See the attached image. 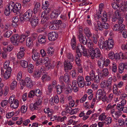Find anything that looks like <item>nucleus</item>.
I'll use <instances>...</instances> for the list:
<instances>
[{"instance_id":"obj_1","label":"nucleus","mask_w":127,"mask_h":127,"mask_svg":"<svg viewBox=\"0 0 127 127\" xmlns=\"http://www.w3.org/2000/svg\"><path fill=\"white\" fill-rule=\"evenodd\" d=\"M88 48V50L86 48L80 54H78V56L81 57L82 55L83 56L88 57L89 54L93 59L95 58H98L101 56V52L99 49L98 48H94V44L92 42L89 41L87 44Z\"/></svg>"},{"instance_id":"obj_2","label":"nucleus","mask_w":127,"mask_h":127,"mask_svg":"<svg viewBox=\"0 0 127 127\" xmlns=\"http://www.w3.org/2000/svg\"><path fill=\"white\" fill-rule=\"evenodd\" d=\"M114 45L113 39H108L104 41L102 39L99 40L98 42V45L101 49H105L107 50L112 49Z\"/></svg>"},{"instance_id":"obj_3","label":"nucleus","mask_w":127,"mask_h":127,"mask_svg":"<svg viewBox=\"0 0 127 127\" xmlns=\"http://www.w3.org/2000/svg\"><path fill=\"white\" fill-rule=\"evenodd\" d=\"M50 11L49 8L43 11L41 15V23L42 24H44L49 19V13Z\"/></svg>"},{"instance_id":"obj_4","label":"nucleus","mask_w":127,"mask_h":127,"mask_svg":"<svg viewBox=\"0 0 127 127\" xmlns=\"http://www.w3.org/2000/svg\"><path fill=\"white\" fill-rule=\"evenodd\" d=\"M51 24L49 26V28L52 30H56L60 29V25L62 23L61 20H55L52 21Z\"/></svg>"},{"instance_id":"obj_5","label":"nucleus","mask_w":127,"mask_h":127,"mask_svg":"<svg viewBox=\"0 0 127 127\" xmlns=\"http://www.w3.org/2000/svg\"><path fill=\"white\" fill-rule=\"evenodd\" d=\"M11 71V68L10 67H8L4 72L3 69H2L1 72V76L2 75V76L5 79H7L10 77Z\"/></svg>"},{"instance_id":"obj_6","label":"nucleus","mask_w":127,"mask_h":127,"mask_svg":"<svg viewBox=\"0 0 127 127\" xmlns=\"http://www.w3.org/2000/svg\"><path fill=\"white\" fill-rule=\"evenodd\" d=\"M21 84L24 86H26L29 88H31L33 85L31 79L28 77L26 78L24 80H22Z\"/></svg>"},{"instance_id":"obj_7","label":"nucleus","mask_w":127,"mask_h":127,"mask_svg":"<svg viewBox=\"0 0 127 127\" xmlns=\"http://www.w3.org/2000/svg\"><path fill=\"white\" fill-rule=\"evenodd\" d=\"M32 14V10L29 9L25 13L23 16L22 17H21L20 19L21 20L22 19L24 21H29L31 17Z\"/></svg>"},{"instance_id":"obj_8","label":"nucleus","mask_w":127,"mask_h":127,"mask_svg":"<svg viewBox=\"0 0 127 127\" xmlns=\"http://www.w3.org/2000/svg\"><path fill=\"white\" fill-rule=\"evenodd\" d=\"M110 114L116 120H117L122 114V113H121L118 110H115V109L111 110L110 111Z\"/></svg>"},{"instance_id":"obj_9","label":"nucleus","mask_w":127,"mask_h":127,"mask_svg":"<svg viewBox=\"0 0 127 127\" xmlns=\"http://www.w3.org/2000/svg\"><path fill=\"white\" fill-rule=\"evenodd\" d=\"M58 36V34L54 32H51L48 34V39L51 41H54L56 40Z\"/></svg>"},{"instance_id":"obj_10","label":"nucleus","mask_w":127,"mask_h":127,"mask_svg":"<svg viewBox=\"0 0 127 127\" xmlns=\"http://www.w3.org/2000/svg\"><path fill=\"white\" fill-rule=\"evenodd\" d=\"M112 27V29L114 31H118L120 32L122 29H125V26L123 24L120 25L117 24L114 25Z\"/></svg>"},{"instance_id":"obj_11","label":"nucleus","mask_w":127,"mask_h":127,"mask_svg":"<svg viewBox=\"0 0 127 127\" xmlns=\"http://www.w3.org/2000/svg\"><path fill=\"white\" fill-rule=\"evenodd\" d=\"M19 36L18 34H15L13 35L10 38L11 42L14 45H18L19 44Z\"/></svg>"},{"instance_id":"obj_12","label":"nucleus","mask_w":127,"mask_h":127,"mask_svg":"<svg viewBox=\"0 0 127 127\" xmlns=\"http://www.w3.org/2000/svg\"><path fill=\"white\" fill-rule=\"evenodd\" d=\"M64 67L65 71L67 72L71 69L72 65L70 62L65 61L64 62Z\"/></svg>"},{"instance_id":"obj_13","label":"nucleus","mask_w":127,"mask_h":127,"mask_svg":"<svg viewBox=\"0 0 127 127\" xmlns=\"http://www.w3.org/2000/svg\"><path fill=\"white\" fill-rule=\"evenodd\" d=\"M61 13L60 11L59 10H56L53 11L50 15V17L51 19H56Z\"/></svg>"},{"instance_id":"obj_14","label":"nucleus","mask_w":127,"mask_h":127,"mask_svg":"<svg viewBox=\"0 0 127 127\" xmlns=\"http://www.w3.org/2000/svg\"><path fill=\"white\" fill-rule=\"evenodd\" d=\"M38 18L36 17L33 16L30 21L31 25L32 27L34 28L38 24Z\"/></svg>"},{"instance_id":"obj_15","label":"nucleus","mask_w":127,"mask_h":127,"mask_svg":"<svg viewBox=\"0 0 127 127\" xmlns=\"http://www.w3.org/2000/svg\"><path fill=\"white\" fill-rule=\"evenodd\" d=\"M106 94V92L104 91L101 90H98L96 95V99L97 100H100L101 97Z\"/></svg>"},{"instance_id":"obj_16","label":"nucleus","mask_w":127,"mask_h":127,"mask_svg":"<svg viewBox=\"0 0 127 127\" xmlns=\"http://www.w3.org/2000/svg\"><path fill=\"white\" fill-rule=\"evenodd\" d=\"M78 38L79 41L81 44L84 45H86L87 44L88 42H87V40L85 36H84L82 33H80L78 35Z\"/></svg>"},{"instance_id":"obj_17","label":"nucleus","mask_w":127,"mask_h":127,"mask_svg":"<svg viewBox=\"0 0 127 127\" xmlns=\"http://www.w3.org/2000/svg\"><path fill=\"white\" fill-rule=\"evenodd\" d=\"M21 5L20 3H14L13 12L17 14L19 13V10L21 9Z\"/></svg>"},{"instance_id":"obj_18","label":"nucleus","mask_w":127,"mask_h":127,"mask_svg":"<svg viewBox=\"0 0 127 127\" xmlns=\"http://www.w3.org/2000/svg\"><path fill=\"white\" fill-rule=\"evenodd\" d=\"M76 52L78 55V54L80 53L86 48L82 44H77V46L75 47Z\"/></svg>"},{"instance_id":"obj_19","label":"nucleus","mask_w":127,"mask_h":127,"mask_svg":"<svg viewBox=\"0 0 127 127\" xmlns=\"http://www.w3.org/2000/svg\"><path fill=\"white\" fill-rule=\"evenodd\" d=\"M89 74V76L87 75L86 76V77L91 81H93L95 76V71L93 70H91Z\"/></svg>"},{"instance_id":"obj_20","label":"nucleus","mask_w":127,"mask_h":127,"mask_svg":"<svg viewBox=\"0 0 127 127\" xmlns=\"http://www.w3.org/2000/svg\"><path fill=\"white\" fill-rule=\"evenodd\" d=\"M102 75L101 73H99L98 74V75H95L94 81L95 83H98L100 82V81L102 80Z\"/></svg>"},{"instance_id":"obj_21","label":"nucleus","mask_w":127,"mask_h":127,"mask_svg":"<svg viewBox=\"0 0 127 127\" xmlns=\"http://www.w3.org/2000/svg\"><path fill=\"white\" fill-rule=\"evenodd\" d=\"M120 15V13L119 11V10L116 11L111 19V21L112 22H115L116 21H117V19L118 18L119 16Z\"/></svg>"},{"instance_id":"obj_22","label":"nucleus","mask_w":127,"mask_h":127,"mask_svg":"<svg viewBox=\"0 0 127 127\" xmlns=\"http://www.w3.org/2000/svg\"><path fill=\"white\" fill-rule=\"evenodd\" d=\"M83 31L84 33L88 38L92 36V34L89 28L88 27H86L84 29Z\"/></svg>"},{"instance_id":"obj_23","label":"nucleus","mask_w":127,"mask_h":127,"mask_svg":"<svg viewBox=\"0 0 127 127\" xmlns=\"http://www.w3.org/2000/svg\"><path fill=\"white\" fill-rule=\"evenodd\" d=\"M96 58H100L98 62V67L100 69H102L103 67V62L104 59L102 57L101 54V56L99 57Z\"/></svg>"},{"instance_id":"obj_24","label":"nucleus","mask_w":127,"mask_h":127,"mask_svg":"<svg viewBox=\"0 0 127 127\" xmlns=\"http://www.w3.org/2000/svg\"><path fill=\"white\" fill-rule=\"evenodd\" d=\"M46 41V37L45 36L42 35H39L38 37V41L39 43L43 44Z\"/></svg>"},{"instance_id":"obj_25","label":"nucleus","mask_w":127,"mask_h":127,"mask_svg":"<svg viewBox=\"0 0 127 127\" xmlns=\"http://www.w3.org/2000/svg\"><path fill=\"white\" fill-rule=\"evenodd\" d=\"M18 101L17 99H16L14 101L10 104V107L12 109H15L18 108Z\"/></svg>"},{"instance_id":"obj_26","label":"nucleus","mask_w":127,"mask_h":127,"mask_svg":"<svg viewBox=\"0 0 127 127\" xmlns=\"http://www.w3.org/2000/svg\"><path fill=\"white\" fill-rule=\"evenodd\" d=\"M41 71L40 69H37L34 72L33 77L36 78H39L41 77Z\"/></svg>"},{"instance_id":"obj_27","label":"nucleus","mask_w":127,"mask_h":127,"mask_svg":"<svg viewBox=\"0 0 127 127\" xmlns=\"http://www.w3.org/2000/svg\"><path fill=\"white\" fill-rule=\"evenodd\" d=\"M33 41L30 37H28L26 39V44L29 47H31L33 45Z\"/></svg>"},{"instance_id":"obj_28","label":"nucleus","mask_w":127,"mask_h":127,"mask_svg":"<svg viewBox=\"0 0 127 127\" xmlns=\"http://www.w3.org/2000/svg\"><path fill=\"white\" fill-rule=\"evenodd\" d=\"M64 81L67 83H69L70 82L69 75L67 73H66L64 74Z\"/></svg>"},{"instance_id":"obj_29","label":"nucleus","mask_w":127,"mask_h":127,"mask_svg":"<svg viewBox=\"0 0 127 127\" xmlns=\"http://www.w3.org/2000/svg\"><path fill=\"white\" fill-rule=\"evenodd\" d=\"M40 7V4L38 2H36L34 8L33 12L34 14L36 13L39 10Z\"/></svg>"},{"instance_id":"obj_30","label":"nucleus","mask_w":127,"mask_h":127,"mask_svg":"<svg viewBox=\"0 0 127 127\" xmlns=\"http://www.w3.org/2000/svg\"><path fill=\"white\" fill-rule=\"evenodd\" d=\"M66 57L68 60L67 61L69 62H72L74 60V58L73 54L71 53L67 54Z\"/></svg>"},{"instance_id":"obj_31","label":"nucleus","mask_w":127,"mask_h":127,"mask_svg":"<svg viewBox=\"0 0 127 127\" xmlns=\"http://www.w3.org/2000/svg\"><path fill=\"white\" fill-rule=\"evenodd\" d=\"M126 108L125 107H124L120 104H118L117 106V109L118 111H119L121 113H122V111H123L124 112V111L125 110H125Z\"/></svg>"},{"instance_id":"obj_32","label":"nucleus","mask_w":127,"mask_h":127,"mask_svg":"<svg viewBox=\"0 0 127 127\" xmlns=\"http://www.w3.org/2000/svg\"><path fill=\"white\" fill-rule=\"evenodd\" d=\"M54 50L52 47H49L47 50L46 54H47L50 56H52L53 54Z\"/></svg>"},{"instance_id":"obj_33","label":"nucleus","mask_w":127,"mask_h":127,"mask_svg":"<svg viewBox=\"0 0 127 127\" xmlns=\"http://www.w3.org/2000/svg\"><path fill=\"white\" fill-rule=\"evenodd\" d=\"M14 2L13 1L10 2L7 5V8L8 10H11V12L13 11Z\"/></svg>"},{"instance_id":"obj_34","label":"nucleus","mask_w":127,"mask_h":127,"mask_svg":"<svg viewBox=\"0 0 127 127\" xmlns=\"http://www.w3.org/2000/svg\"><path fill=\"white\" fill-rule=\"evenodd\" d=\"M33 92L35 96L37 97L38 98L41 97V92L39 89H37L33 90Z\"/></svg>"},{"instance_id":"obj_35","label":"nucleus","mask_w":127,"mask_h":127,"mask_svg":"<svg viewBox=\"0 0 127 127\" xmlns=\"http://www.w3.org/2000/svg\"><path fill=\"white\" fill-rule=\"evenodd\" d=\"M71 44L72 46V47L73 49H74L75 48V47H76V41L75 38L73 37L71 39Z\"/></svg>"},{"instance_id":"obj_36","label":"nucleus","mask_w":127,"mask_h":127,"mask_svg":"<svg viewBox=\"0 0 127 127\" xmlns=\"http://www.w3.org/2000/svg\"><path fill=\"white\" fill-rule=\"evenodd\" d=\"M21 65L22 67L24 68H27L28 66V63L26 61L22 60L20 61Z\"/></svg>"},{"instance_id":"obj_37","label":"nucleus","mask_w":127,"mask_h":127,"mask_svg":"<svg viewBox=\"0 0 127 127\" xmlns=\"http://www.w3.org/2000/svg\"><path fill=\"white\" fill-rule=\"evenodd\" d=\"M43 61L42 60V59L39 58L35 61V64L36 66L41 65L43 64Z\"/></svg>"},{"instance_id":"obj_38","label":"nucleus","mask_w":127,"mask_h":127,"mask_svg":"<svg viewBox=\"0 0 127 127\" xmlns=\"http://www.w3.org/2000/svg\"><path fill=\"white\" fill-rule=\"evenodd\" d=\"M17 87V82L15 81H14L11 84L10 89L11 90H14Z\"/></svg>"},{"instance_id":"obj_39","label":"nucleus","mask_w":127,"mask_h":127,"mask_svg":"<svg viewBox=\"0 0 127 127\" xmlns=\"http://www.w3.org/2000/svg\"><path fill=\"white\" fill-rule=\"evenodd\" d=\"M32 57L33 60L35 61L40 58L39 54L37 52L34 53L33 54Z\"/></svg>"},{"instance_id":"obj_40","label":"nucleus","mask_w":127,"mask_h":127,"mask_svg":"<svg viewBox=\"0 0 127 127\" xmlns=\"http://www.w3.org/2000/svg\"><path fill=\"white\" fill-rule=\"evenodd\" d=\"M102 78H103V76L106 77L109 74V72L108 69L106 68H104L102 71Z\"/></svg>"},{"instance_id":"obj_41","label":"nucleus","mask_w":127,"mask_h":127,"mask_svg":"<svg viewBox=\"0 0 127 127\" xmlns=\"http://www.w3.org/2000/svg\"><path fill=\"white\" fill-rule=\"evenodd\" d=\"M38 105L34 103L33 104H31L30 105V107L31 110L33 111L35 110H37L38 108Z\"/></svg>"},{"instance_id":"obj_42","label":"nucleus","mask_w":127,"mask_h":127,"mask_svg":"<svg viewBox=\"0 0 127 127\" xmlns=\"http://www.w3.org/2000/svg\"><path fill=\"white\" fill-rule=\"evenodd\" d=\"M124 68L123 63H120L119 65L118 68V71L119 73H122L123 72Z\"/></svg>"},{"instance_id":"obj_43","label":"nucleus","mask_w":127,"mask_h":127,"mask_svg":"<svg viewBox=\"0 0 127 127\" xmlns=\"http://www.w3.org/2000/svg\"><path fill=\"white\" fill-rule=\"evenodd\" d=\"M51 102L53 103L54 102L56 103H57L59 102V98L57 95L53 96Z\"/></svg>"},{"instance_id":"obj_44","label":"nucleus","mask_w":127,"mask_h":127,"mask_svg":"<svg viewBox=\"0 0 127 127\" xmlns=\"http://www.w3.org/2000/svg\"><path fill=\"white\" fill-rule=\"evenodd\" d=\"M12 33V31L8 30L3 34V36L5 37H9L11 36Z\"/></svg>"},{"instance_id":"obj_45","label":"nucleus","mask_w":127,"mask_h":127,"mask_svg":"<svg viewBox=\"0 0 127 127\" xmlns=\"http://www.w3.org/2000/svg\"><path fill=\"white\" fill-rule=\"evenodd\" d=\"M26 36L25 35H22L19 36L18 39L19 43V42L22 43L25 40Z\"/></svg>"},{"instance_id":"obj_46","label":"nucleus","mask_w":127,"mask_h":127,"mask_svg":"<svg viewBox=\"0 0 127 127\" xmlns=\"http://www.w3.org/2000/svg\"><path fill=\"white\" fill-rule=\"evenodd\" d=\"M49 6V2L47 1H46L44 3H43L42 6V7L43 9H48V7Z\"/></svg>"},{"instance_id":"obj_47","label":"nucleus","mask_w":127,"mask_h":127,"mask_svg":"<svg viewBox=\"0 0 127 127\" xmlns=\"http://www.w3.org/2000/svg\"><path fill=\"white\" fill-rule=\"evenodd\" d=\"M98 37L96 35H94L92 37V40L93 43L96 44L98 41Z\"/></svg>"},{"instance_id":"obj_48","label":"nucleus","mask_w":127,"mask_h":127,"mask_svg":"<svg viewBox=\"0 0 127 127\" xmlns=\"http://www.w3.org/2000/svg\"><path fill=\"white\" fill-rule=\"evenodd\" d=\"M92 111L91 110H89L86 113V115H85L83 117V119L85 121L88 119L89 117V115L91 114L92 113Z\"/></svg>"},{"instance_id":"obj_49","label":"nucleus","mask_w":127,"mask_h":127,"mask_svg":"<svg viewBox=\"0 0 127 127\" xmlns=\"http://www.w3.org/2000/svg\"><path fill=\"white\" fill-rule=\"evenodd\" d=\"M102 26L103 28L105 29H107L109 27V24L106 23L107 21H102Z\"/></svg>"},{"instance_id":"obj_50","label":"nucleus","mask_w":127,"mask_h":127,"mask_svg":"<svg viewBox=\"0 0 127 127\" xmlns=\"http://www.w3.org/2000/svg\"><path fill=\"white\" fill-rule=\"evenodd\" d=\"M56 91L58 94H60L62 92V89L60 85H58L56 87Z\"/></svg>"},{"instance_id":"obj_51","label":"nucleus","mask_w":127,"mask_h":127,"mask_svg":"<svg viewBox=\"0 0 127 127\" xmlns=\"http://www.w3.org/2000/svg\"><path fill=\"white\" fill-rule=\"evenodd\" d=\"M72 86L70 84L67 85V90L65 91V92L66 93H71L72 91Z\"/></svg>"},{"instance_id":"obj_52","label":"nucleus","mask_w":127,"mask_h":127,"mask_svg":"<svg viewBox=\"0 0 127 127\" xmlns=\"http://www.w3.org/2000/svg\"><path fill=\"white\" fill-rule=\"evenodd\" d=\"M119 32H121L122 33V35L123 37L125 38H126L127 37V31L126 29H125L122 30Z\"/></svg>"},{"instance_id":"obj_53","label":"nucleus","mask_w":127,"mask_h":127,"mask_svg":"<svg viewBox=\"0 0 127 127\" xmlns=\"http://www.w3.org/2000/svg\"><path fill=\"white\" fill-rule=\"evenodd\" d=\"M112 83H111V82L108 83L106 82V86L109 91H111L112 90Z\"/></svg>"},{"instance_id":"obj_54","label":"nucleus","mask_w":127,"mask_h":127,"mask_svg":"<svg viewBox=\"0 0 127 127\" xmlns=\"http://www.w3.org/2000/svg\"><path fill=\"white\" fill-rule=\"evenodd\" d=\"M71 107L67 105L65 106V111L66 113L71 114L72 111V109Z\"/></svg>"},{"instance_id":"obj_55","label":"nucleus","mask_w":127,"mask_h":127,"mask_svg":"<svg viewBox=\"0 0 127 127\" xmlns=\"http://www.w3.org/2000/svg\"><path fill=\"white\" fill-rule=\"evenodd\" d=\"M15 99V97L14 96L12 95L10 96L8 99L9 103L10 104H12L14 101Z\"/></svg>"},{"instance_id":"obj_56","label":"nucleus","mask_w":127,"mask_h":127,"mask_svg":"<svg viewBox=\"0 0 127 127\" xmlns=\"http://www.w3.org/2000/svg\"><path fill=\"white\" fill-rule=\"evenodd\" d=\"M33 66L32 64H30L29 65L28 70L30 73H32L33 71Z\"/></svg>"},{"instance_id":"obj_57","label":"nucleus","mask_w":127,"mask_h":127,"mask_svg":"<svg viewBox=\"0 0 127 127\" xmlns=\"http://www.w3.org/2000/svg\"><path fill=\"white\" fill-rule=\"evenodd\" d=\"M85 79L86 81L85 82V85L86 86H90L91 84V81L90 80L88 79L85 77Z\"/></svg>"},{"instance_id":"obj_58","label":"nucleus","mask_w":127,"mask_h":127,"mask_svg":"<svg viewBox=\"0 0 127 127\" xmlns=\"http://www.w3.org/2000/svg\"><path fill=\"white\" fill-rule=\"evenodd\" d=\"M53 87L52 85L51 84H49L48 86L47 91L48 92V94H50L53 91Z\"/></svg>"},{"instance_id":"obj_59","label":"nucleus","mask_w":127,"mask_h":127,"mask_svg":"<svg viewBox=\"0 0 127 127\" xmlns=\"http://www.w3.org/2000/svg\"><path fill=\"white\" fill-rule=\"evenodd\" d=\"M25 53L23 52H19L17 54V57L19 59H21L24 55Z\"/></svg>"},{"instance_id":"obj_60","label":"nucleus","mask_w":127,"mask_h":127,"mask_svg":"<svg viewBox=\"0 0 127 127\" xmlns=\"http://www.w3.org/2000/svg\"><path fill=\"white\" fill-rule=\"evenodd\" d=\"M35 96L33 90H32L29 93L28 96V97L31 98H33Z\"/></svg>"},{"instance_id":"obj_61","label":"nucleus","mask_w":127,"mask_h":127,"mask_svg":"<svg viewBox=\"0 0 127 127\" xmlns=\"http://www.w3.org/2000/svg\"><path fill=\"white\" fill-rule=\"evenodd\" d=\"M121 15H120L118 17V18L117 20V22L118 23V24H119L120 25H122L123 21V18L122 17H120Z\"/></svg>"},{"instance_id":"obj_62","label":"nucleus","mask_w":127,"mask_h":127,"mask_svg":"<svg viewBox=\"0 0 127 127\" xmlns=\"http://www.w3.org/2000/svg\"><path fill=\"white\" fill-rule=\"evenodd\" d=\"M115 54L113 51L110 52L108 54V57L109 58L112 60L114 59Z\"/></svg>"},{"instance_id":"obj_63","label":"nucleus","mask_w":127,"mask_h":127,"mask_svg":"<svg viewBox=\"0 0 127 127\" xmlns=\"http://www.w3.org/2000/svg\"><path fill=\"white\" fill-rule=\"evenodd\" d=\"M116 105L115 104H114L113 105H112L111 104H109L106 107V110H108L109 109L112 110V109H114V108L115 106Z\"/></svg>"},{"instance_id":"obj_64","label":"nucleus","mask_w":127,"mask_h":127,"mask_svg":"<svg viewBox=\"0 0 127 127\" xmlns=\"http://www.w3.org/2000/svg\"><path fill=\"white\" fill-rule=\"evenodd\" d=\"M8 104V100H2L1 103V106L4 107L5 106Z\"/></svg>"}]
</instances>
